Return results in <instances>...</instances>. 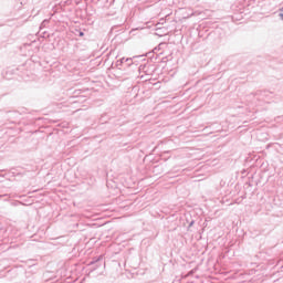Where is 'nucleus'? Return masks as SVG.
I'll return each instance as SVG.
<instances>
[{"label": "nucleus", "instance_id": "obj_1", "mask_svg": "<svg viewBox=\"0 0 283 283\" xmlns=\"http://www.w3.org/2000/svg\"><path fill=\"white\" fill-rule=\"evenodd\" d=\"M80 36H84V33H83V32H80Z\"/></svg>", "mask_w": 283, "mask_h": 283}]
</instances>
